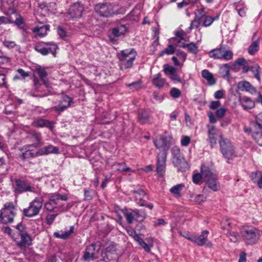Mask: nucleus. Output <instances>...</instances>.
<instances>
[{
    "label": "nucleus",
    "instance_id": "36",
    "mask_svg": "<svg viewBox=\"0 0 262 262\" xmlns=\"http://www.w3.org/2000/svg\"><path fill=\"white\" fill-rule=\"evenodd\" d=\"M228 237H229L231 242L233 243L237 242L240 239V236L238 233L234 229L230 231L229 233H225Z\"/></svg>",
    "mask_w": 262,
    "mask_h": 262
},
{
    "label": "nucleus",
    "instance_id": "15",
    "mask_svg": "<svg viewBox=\"0 0 262 262\" xmlns=\"http://www.w3.org/2000/svg\"><path fill=\"white\" fill-rule=\"evenodd\" d=\"M166 157V152H160L157 156V171L160 177L163 176L165 173Z\"/></svg>",
    "mask_w": 262,
    "mask_h": 262
},
{
    "label": "nucleus",
    "instance_id": "5",
    "mask_svg": "<svg viewBox=\"0 0 262 262\" xmlns=\"http://www.w3.org/2000/svg\"><path fill=\"white\" fill-rule=\"evenodd\" d=\"M172 155V162L174 166L181 171H185L188 168V165L183 155L181 152L180 149L178 146H174L171 150Z\"/></svg>",
    "mask_w": 262,
    "mask_h": 262
},
{
    "label": "nucleus",
    "instance_id": "64",
    "mask_svg": "<svg viewBox=\"0 0 262 262\" xmlns=\"http://www.w3.org/2000/svg\"><path fill=\"white\" fill-rule=\"evenodd\" d=\"M4 45L8 48H13L16 46L14 41L8 40H5L4 41Z\"/></svg>",
    "mask_w": 262,
    "mask_h": 262
},
{
    "label": "nucleus",
    "instance_id": "63",
    "mask_svg": "<svg viewBox=\"0 0 262 262\" xmlns=\"http://www.w3.org/2000/svg\"><path fill=\"white\" fill-rule=\"evenodd\" d=\"M170 79L173 81L181 82L182 80L180 76L178 75L177 71L169 76Z\"/></svg>",
    "mask_w": 262,
    "mask_h": 262
},
{
    "label": "nucleus",
    "instance_id": "32",
    "mask_svg": "<svg viewBox=\"0 0 262 262\" xmlns=\"http://www.w3.org/2000/svg\"><path fill=\"white\" fill-rule=\"evenodd\" d=\"M74 231V227L72 226L70 227V229L67 231H65L64 232H61V233L59 232H54V236L58 238H61L63 239H66L70 237L72 233H73Z\"/></svg>",
    "mask_w": 262,
    "mask_h": 262
},
{
    "label": "nucleus",
    "instance_id": "31",
    "mask_svg": "<svg viewBox=\"0 0 262 262\" xmlns=\"http://www.w3.org/2000/svg\"><path fill=\"white\" fill-rule=\"evenodd\" d=\"M152 84L157 88L160 89L166 84V80L161 77L160 74L155 75L152 80Z\"/></svg>",
    "mask_w": 262,
    "mask_h": 262
},
{
    "label": "nucleus",
    "instance_id": "33",
    "mask_svg": "<svg viewBox=\"0 0 262 262\" xmlns=\"http://www.w3.org/2000/svg\"><path fill=\"white\" fill-rule=\"evenodd\" d=\"M116 166V170L118 172H135V170H133L129 167H127L126 163L124 162L116 163L112 165V167Z\"/></svg>",
    "mask_w": 262,
    "mask_h": 262
},
{
    "label": "nucleus",
    "instance_id": "29",
    "mask_svg": "<svg viewBox=\"0 0 262 262\" xmlns=\"http://www.w3.org/2000/svg\"><path fill=\"white\" fill-rule=\"evenodd\" d=\"M250 177L254 183H256L259 188H262V172H253L250 174Z\"/></svg>",
    "mask_w": 262,
    "mask_h": 262
},
{
    "label": "nucleus",
    "instance_id": "24",
    "mask_svg": "<svg viewBox=\"0 0 262 262\" xmlns=\"http://www.w3.org/2000/svg\"><path fill=\"white\" fill-rule=\"evenodd\" d=\"M239 102L244 110L251 109L255 106V103L250 98L243 96L239 98Z\"/></svg>",
    "mask_w": 262,
    "mask_h": 262
},
{
    "label": "nucleus",
    "instance_id": "59",
    "mask_svg": "<svg viewBox=\"0 0 262 262\" xmlns=\"http://www.w3.org/2000/svg\"><path fill=\"white\" fill-rule=\"evenodd\" d=\"M138 244L141 246L147 252H149L150 251V248L152 246V245H149L147 244L143 241V239H142Z\"/></svg>",
    "mask_w": 262,
    "mask_h": 262
},
{
    "label": "nucleus",
    "instance_id": "9",
    "mask_svg": "<svg viewBox=\"0 0 262 262\" xmlns=\"http://www.w3.org/2000/svg\"><path fill=\"white\" fill-rule=\"evenodd\" d=\"M42 206V198H36L29 204V206L24 209V214L28 217H32L38 214Z\"/></svg>",
    "mask_w": 262,
    "mask_h": 262
},
{
    "label": "nucleus",
    "instance_id": "44",
    "mask_svg": "<svg viewBox=\"0 0 262 262\" xmlns=\"http://www.w3.org/2000/svg\"><path fill=\"white\" fill-rule=\"evenodd\" d=\"M175 51L174 47L172 45H169L167 48H165L161 52L159 55L160 56H162L164 54L167 55H171L174 53Z\"/></svg>",
    "mask_w": 262,
    "mask_h": 262
},
{
    "label": "nucleus",
    "instance_id": "52",
    "mask_svg": "<svg viewBox=\"0 0 262 262\" xmlns=\"http://www.w3.org/2000/svg\"><path fill=\"white\" fill-rule=\"evenodd\" d=\"M176 56L178 58L180 61L182 62V64H183L186 60L187 55L183 51L178 50L176 52Z\"/></svg>",
    "mask_w": 262,
    "mask_h": 262
},
{
    "label": "nucleus",
    "instance_id": "13",
    "mask_svg": "<svg viewBox=\"0 0 262 262\" xmlns=\"http://www.w3.org/2000/svg\"><path fill=\"white\" fill-rule=\"evenodd\" d=\"M154 143L157 149L161 152H166L170 146V140L165 137L160 136L159 138L154 140Z\"/></svg>",
    "mask_w": 262,
    "mask_h": 262
},
{
    "label": "nucleus",
    "instance_id": "45",
    "mask_svg": "<svg viewBox=\"0 0 262 262\" xmlns=\"http://www.w3.org/2000/svg\"><path fill=\"white\" fill-rule=\"evenodd\" d=\"M186 48H187L188 51L193 54H196L198 52V47L194 42H190L185 45Z\"/></svg>",
    "mask_w": 262,
    "mask_h": 262
},
{
    "label": "nucleus",
    "instance_id": "23",
    "mask_svg": "<svg viewBox=\"0 0 262 262\" xmlns=\"http://www.w3.org/2000/svg\"><path fill=\"white\" fill-rule=\"evenodd\" d=\"M208 139L211 147L216 143V139L215 136L217 135V129L213 125H208Z\"/></svg>",
    "mask_w": 262,
    "mask_h": 262
},
{
    "label": "nucleus",
    "instance_id": "22",
    "mask_svg": "<svg viewBox=\"0 0 262 262\" xmlns=\"http://www.w3.org/2000/svg\"><path fill=\"white\" fill-rule=\"evenodd\" d=\"M54 122L48 120L38 118L34 120L33 125L37 127H47L52 129L54 127Z\"/></svg>",
    "mask_w": 262,
    "mask_h": 262
},
{
    "label": "nucleus",
    "instance_id": "54",
    "mask_svg": "<svg viewBox=\"0 0 262 262\" xmlns=\"http://www.w3.org/2000/svg\"><path fill=\"white\" fill-rule=\"evenodd\" d=\"M36 72L42 81L46 79L48 74L45 69L38 68L36 69Z\"/></svg>",
    "mask_w": 262,
    "mask_h": 262
},
{
    "label": "nucleus",
    "instance_id": "37",
    "mask_svg": "<svg viewBox=\"0 0 262 262\" xmlns=\"http://www.w3.org/2000/svg\"><path fill=\"white\" fill-rule=\"evenodd\" d=\"M184 185L182 184H177L170 189V192L176 197H180L181 196V191L182 190Z\"/></svg>",
    "mask_w": 262,
    "mask_h": 262
},
{
    "label": "nucleus",
    "instance_id": "43",
    "mask_svg": "<svg viewBox=\"0 0 262 262\" xmlns=\"http://www.w3.org/2000/svg\"><path fill=\"white\" fill-rule=\"evenodd\" d=\"M255 142L260 146H262V131L254 132L252 135Z\"/></svg>",
    "mask_w": 262,
    "mask_h": 262
},
{
    "label": "nucleus",
    "instance_id": "47",
    "mask_svg": "<svg viewBox=\"0 0 262 262\" xmlns=\"http://www.w3.org/2000/svg\"><path fill=\"white\" fill-rule=\"evenodd\" d=\"M170 96L174 99L179 98L181 95V91L176 88H172L169 92Z\"/></svg>",
    "mask_w": 262,
    "mask_h": 262
},
{
    "label": "nucleus",
    "instance_id": "39",
    "mask_svg": "<svg viewBox=\"0 0 262 262\" xmlns=\"http://www.w3.org/2000/svg\"><path fill=\"white\" fill-rule=\"evenodd\" d=\"M222 229L226 233H229L230 231L234 229L233 227L231 226V223L229 222V220L226 219L222 222Z\"/></svg>",
    "mask_w": 262,
    "mask_h": 262
},
{
    "label": "nucleus",
    "instance_id": "49",
    "mask_svg": "<svg viewBox=\"0 0 262 262\" xmlns=\"http://www.w3.org/2000/svg\"><path fill=\"white\" fill-rule=\"evenodd\" d=\"M116 250V245L111 243L105 248V252L107 255L114 254Z\"/></svg>",
    "mask_w": 262,
    "mask_h": 262
},
{
    "label": "nucleus",
    "instance_id": "7",
    "mask_svg": "<svg viewBox=\"0 0 262 262\" xmlns=\"http://www.w3.org/2000/svg\"><path fill=\"white\" fill-rule=\"evenodd\" d=\"M58 46L53 42H40L35 45L34 49L42 55H47L51 53L54 57L56 56Z\"/></svg>",
    "mask_w": 262,
    "mask_h": 262
},
{
    "label": "nucleus",
    "instance_id": "10",
    "mask_svg": "<svg viewBox=\"0 0 262 262\" xmlns=\"http://www.w3.org/2000/svg\"><path fill=\"white\" fill-rule=\"evenodd\" d=\"M96 12L102 17H110L115 14L114 5L111 3H99L95 6Z\"/></svg>",
    "mask_w": 262,
    "mask_h": 262
},
{
    "label": "nucleus",
    "instance_id": "50",
    "mask_svg": "<svg viewBox=\"0 0 262 262\" xmlns=\"http://www.w3.org/2000/svg\"><path fill=\"white\" fill-rule=\"evenodd\" d=\"M163 71L165 74L169 76L177 71L175 68L172 66H164Z\"/></svg>",
    "mask_w": 262,
    "mask_h": 262
},
{
    "label": "nucleus",
    "instance_id": "12",
    "mask_svg": "<svg viewBox=\"0 0 262 262\" xmlns=\"http://www.w3.org/2000/svg\"><path fill=\"white\" fill-rule=\"evenodd\" d=\"M16 187L15 188V192L17 193H21L25 192H37L34 186L30 185L26 181H22L21 180H16L15 181Z\"/></svg>",
    "mask_w": 262,
    "mask_h": 262
},
{
    "label": "nucleus",
    "instance_id": "16",
    "mask_svg": "<svg viewBox=\"0 0 262 262\" xmlns=\"http://www.w3.org/2000/svg\"><path fill=\"white\" fill-rule=\"evenodd\" d=\"M208 234L209 231L206 230L203 231L200 235L194 233L192 242L199 246H202L205 245L208 241Z\"/></svg>",
    "mask_w": 262,
    "mask_h": 262
},
{
    "label": "nucleus",
    "instance_id": "8",
    "mask_svg": "<svg viewBox=\"0 0 262 262\" xmlns=\"http://www.w3.org/2000/svg\"><path fill=\"white\" fill-rule=\"evenodd\" d=\"M209 56L214 59L230 60L233 58V52L225 47H220L211 50Z\"/></svg>",
    "mask_w": 262,
    "mask_h": 262
},
{
    "label": "nucleus",
    "instance_id": "11",
    "mask_svg": "<svg viewBox=\"0 0 262 262\" xmlns=\"http://www.w3.org/2000/svg\"><path fill=\"white\" fill-rule=\"evenodd\" d=\"M100 249L101 244L100 243H92L86 247L83 256V259L88 261L97 258Z\"/></svg>",
    "mask_w": 262,
    "mask_h": 262
},
{
    "label": "nucleus",
    "instance_id": "62",
    "mask_svg": "<svg viewBox=\"0 0 262 262\" xmlns=\"http://www.w3.org/2000/svg\"><path fill=\"white\" fill-rule=\"evenodd\" d=\"M33 156V154L30 150H27L24 152H23L21 155H20L19 157L23 159H28L30 157Z\"/></svg>",
    "mask_w": 262,
    "mask_h": 262
},
{
    "label": "nucleus",
    "instance_id": "38",
    "mask_svg": "<svg viewBox=\"0 0 262 262\" xmlns=\"http://www.w3.org/2000/svg\"><path fill=\"white\" fill-rule=\"evenodd\" d=\"M260 68L259 66L256 63H254L252 66H250V71L254 75L255 78H256L259 81L260 80Z\"/></svg>",
    "mask_w": 262,
    "mask_h": 262
},
{
    "label": "nucleus",
    "instance_id": "17",
    "mask_svg": "<svg viewBox=\"0 0 262 262\" xmlns=\"http://www.w3.org/2000/svg\"><path fill=\"white\" fill-rule=\"evenodd\" d=\"M84 10L83 5L79 3H75L71 6L69 13L72 17H80Z\"/></svg>",
    "mask_w": 262,
    "mask_h": 262
},
{
    "label": "nucleus",
    "instance_id": "55",
    "mask_svg": "<svg viewBox=\"0 0 262 262\" xmlns=\"http://www.w3.org/2000/svg\"><path fill=\"white\" fill-rule=\"evenodd\" d=\"M17 72L20 75V76L16 75L14 77V79H20L21 77L23 78H24L26 77L29 76V74L28 73L26 72L24 70L22 69H18L17 70Z\"/></svg>",
    "mask_w": 262,
    "mask_h": 262
},
{
    "label": "nucleus",
    "instance_id": "42",
    "mask_svg": "<svg viewBox=\"0 0 262 262\" xmlns=\"http://www.w3.org/2000/svg\"><path fill=\"white\" fill-rule=\"evenodd\" d=\"M135 221L138 222L143 221L146 216V213L144 211L140 212L137 209L135 210Z\"/></svg>",
    "mask_w": 262,
    "mask_h": 262
},
{
    "label": "nucleus",
    "instance_id": "14",
    "mask_svg": "<svg viewBox=\"0 0 262 262\" xmlns=\"http://www.w3.org/2000/svg\"><path fill=\"white\" fill-rule=\"evenodd\" d=\"M127 30V28L125 25H118L112 29V33L109 37L112 41H116L119 37L124 36Z\"/></svg>",
    "mask_w": 262,
    "mask_h": 262
},
{
    "label": "nucleus",
    "instance_id": "61",
    "mask_svg": "<svg viewBox=\"0 0 262 262\" xmlns=\"http://www.w3.org/2000/svg\"><path fill=\"white\" fill-rule=\"evenodd\" d=\"M201 173H196L193 177V182L195 184H198L201 181L202 179H204V177L203 176L202 170L201 171Z\"/></svg>",
    "mask_w": 262,
    "mask_h": 262
},
{
    "label": "nucleus",
    "instance_id": "46",
    "mask_svg": "<svg viewBox=\"0 0 262 262\" xmlns=\"http://www.w3.org/2000/svg\"><path fill=\"white\" fill-rule=\"evenodd\" d=\"M126 85L129 87L132 91H136L141 88L142 83L141 81H137L129 84H126Z\"/></svg>",
    "mask_w": 262,
    "mask_h": 262
},
{
    "label": "nucleus",
    "instance_id": "18",
    "mask_svg": "<svg viewBox=\"0 0 262 262\" xmlns=\"http://www.w3.org/2000/svg\"><path fill=\"white\" fill-rule=\"evenodd\" d=\"M20 240L17 242V246L21 249L25 250L26 247L32 244V239L27 233H19Z\"/></svg>",
    "mask_w": 262,
    "mask_h": 262
},
{
    "label": "nucleus",
    "instance_id": "6",
    "mask_svg": "<svg viewBox=\"0 0 262 262\" xmlns=\"http://www.w3.org/2000/svg\"><path fill=\"white\" fill-rule=\"evenodd\" d=\"M202 173L207 186L214 191L219 190L220 185L215 174L211 171L209 168L205 165L202 166Z\"/></svg>",
    "mask_w": 262,
    "mask_h": 262
},
{
    "label": "nucleus",
    "instance_id": "51",
    "mask_svg": "<svg viewBox=\"0 0 262 262\" xmlns=\"http://www.w3.org/2000/svg\"><path fill=\"white\" fill-rule=\"evenodd\" d=\"M214 20L215 18L210 16H205L203 22V25L205 27H208L213 23Z\"/></svg>",
    "mask_w": 262,
    "mask_h": 262
},
{
    "label": "nucleus",
    "instance_id": "3",
    "mask_svg": "<svg viewBox=\"0 0 262 262\" xmlns=\"http://www.w3.org/2000/svg\"><path fill=\"white\" fill-rule=\"evenodd\" d=\"M16 208L12 202H6L0 210V223L7 224L13 222Z\"/></svg>",
    "mask_w": 262,
    "mask_h": 262
},
{
    "label": "nucleus",
    "instance_id": "25",
    "mask_svg": "<svg viewBox=\"0 0 262 262\" xmlns=\"http://www.w3.org/2000/svg\"><path fill=\"white\" fill-rule=\"evenodd\" d=\"M202 76L206 79L209 85H213L216 83V79L213 74L208 70H203L201 72Z\"/></svg>",
    "mask_w": 262,
    "mask_h": 262
},
{
    "label": "nucleus",
    "instance_id": "48",
    "mask_svg": "<svg viewBox=\"0 0 262 262\" xmlns=\"http://www.w3.org/2000/svg\"><path fill=\"white\" fill-rule=\"evenodd\" d=\"M200 25V18H198V16L195 14V18L191 21L190 27H189V30L193 29L198 28Z\"/></svg>",
    "mask_w": 262,
    "mask_h": 262
},
{
    "label": "nucleus",
    "instance_id": "41",
    "mask_svg": "<svg viewBox=\"0 0 262 262\" xmlns=\"http://www.w3.org/2000/svg\"><path fill=\"white\" fill-rule=\"evenodd\" d=\"M259 42L258 40L253 41L252 44L249 46L248 52L250 55H253L259 49Z\"/></svg>",
    "mask_w": 262,
    "mask_h": 262
},
{
    "label": "nucleus",
    "instance_id": "19",
    "mask_svg": "<svg viewBox=\"0 0 262 262\" xmlns=\"http://www.w3.org/2000/svg\"><path fill=\"white\" fill-rule=\"evenodd\" d=\"M134 198L135 201L140 206H145V202L148 199L146 192L142 189L134 190Z\"/></svg>",
    "mask_w": 262,
    "mask_h": 262
},
{
    "label": "nucleus",
    "instance_id": "20",
    "mask_svg": "<svg viewBox=\"0 0 262 262\" xmlns=\"http://www.w3.org/2000/svg\"><path fill=\"white\" fill-rule=\"evenodd\" d=\"M27 138L32 143L33 146L35 147L39 145L41 140L40 134L34 130L28 132Z\"/></svg>",
    "mask_w": 262,
    "mask_h": 262
},
{
    "label": "nucleus",
    "instance_id": "60",
    "mask_svg": "<svg viewBox=\"0 0 262 262\" xmlns=\"http://www.w3.org/2000/svg\"><path fill=\"white\" fill-rule=\"evenodd\" d=\"M45 206L46 209L50 211H53L55 208H57V206L52 203L50 200L45 204Z\"/></svg>",
    "mask_w": 262,
    "mask_h": 262
},
{
    "label": "nucleus",
    "instance_id": "56",
    "mask_svg": "<svg viewBox=\"0 0 262 262\" xmlns=\"http://www.w3.org/2000/svg\"><path fill=\"white\" fill-rule=\"evenodd\" d=\"M255 127L262 129V113L258 114L256 117V124Z\"/></svg>",
    "mask_w": 262,
    "mask_h": 262
},
{
    "label": "nucleus",
    "instance_id": "1",
    "mask_svg": "<svg viewBox=\"0 0 262 262\" xmlns=\"http://www.w3.org/2000/svg\"><path fill=\"white\" fill-rule=\"evenodd\" d=\"M118 65L121 70H126L133 67L137 53L134 49H125L117 53Z\"/></svg>",
    "mask_w": 262,
    "mask_h": 262
},
{
    "label": "nucleus",
    "instance_id": "2",
    "mask_svg": "<svg viewBox=\"0 0 262 262\" xmlns=\"http://www.w3.org/2000/svg\"><path fill=\"white\" fill-rule=\"evenodd\" d=\"M241 234L246 245L257 244L261 237L260 230L253 226H244L241 230Z\"/></svg>",
    "mask_w": 262,
    "mask_h": 262
},
{
    "label": "nucleus",
    "instance_id": "4",
    "mask_svg": "<svg viewBox=\"0 0 262 262\" xmlns=\"http://www.w3.org/2000/svg\"><path fill=\"white\" fill-rule=\"evenodd\" d=\"M220 140L219 144L221 152L225 158L228 160H232L237 156L234 146L229 140L224 138L223 135H219Z\"/></svg>",
    "mask_w": 262,
    "mask_h": 262
},
{
    "label": "nucleus",
    "instance_id": "35",
    "mask_svg": "<svg viewBox=\"0 0 262 262\" xmlns=\"http://www.w3.org/2000/svg\"><path fill=\"white\" fill-rule=\"evenodd\" d=\"M138 119L142 124L147 123L149 120L148 113L144 110H141L138 113Z\"/></svg>",
    "mask_w": 262,
    "mask_h": 262
},
{
    "label": "nucleus",
    "instance_id": "28",
    "mask_svg": "<svg viewBox=\"0 0 262 262\" xmlns=\"http://www.w3.org/2000/svg\"><path fill=\"white\" fill-rule=\"evenodd\" d=\"M238 88L241 91H246L250 93H254L256 89L248 81H244L238 82Z\"/></svg>",
    "mask_w": 262,
    "mask_h": 262
},
{
    "label": "nucleus",
    "instance_id": "58",
    "mask_svg": "<svg viewBox=\"0 0 262 262\" xmlns=\"http://www.w3.org/2000/svg\"><path fill=\"white\" fill-rule=\"evenodd\" d=\"M190 138L187 136H182L181 140V144L183 146H187L190 142Z\"/></svg>",
    "mask_w": 262,
    "mask_h": 262
},
{
    "label": "nucleus",
    "instance_id": "27",
    "mask_svg": "<svg viewBox=\"0 0 262 262\" xmlns=\"http://www.w3.org/2000/svg\"><path fill=\"white\" fill-rule=\"evenodd\" d=\"M49 200L52 203L54 204L57 207H60V202L61 201L67 200V197L66 195H62L60 194L54 193L49 196Z\"/></svg>",
    "mask_w": 262,
    "mask_h": 262
},
{
    "label": "nucleus",
    "instance_id": "53",
    "mask_svg": "<svg viewBox=\"0 0 262 262\" xmlns=\"http://www.w3.org/2000/svg\"><path fill=\"white\" fill-rule=\"evenodd\" d=\"M34 84L35 90L36 92L41 93L44 91L43 86L39 82L38 79L37 78H35L34 79Z\"/></svg>",
    "mask_w": 262,
    "mask_h": 262
},
{
    "label": "nucleus",
    "instance_id": "30",
    "mask_svg": "<svg viewBox=\"0 0 262 262\" xmlns=\"http://www.w3.org/2000/svg\"><path fill=\"white\" fill-rule=\"evenodd\" d=\"M62 101L66 103L65 105H59L55 107L56 110L62 112L69 107L72 102V99L68 95L62 96Z\"/></svg>",
    "mask_w": 262,
    "mask_h": 262
},
{
    "label": "nucleus",
    "instance_id": "34",
    "mask_svg": "<svg viewBox=\"0 0 262 262\" xmlns=\"http://www.w3.org/2000/svg\"><path fill=\"white\" fill-rule=\"evenodd\" d=\"M135 210L132 209H125L124 212V216L126 219L127 222L130 224L135 221Z\"/></svg>",
    "mask_w": 262,
    "mask_h": 262
},
{
    "label": "nucleus",
    "instance_id": "21",
    "mask_svg": "<svg viewBox=\"0 0 262 262\" xmlns=\"http://www.w3.org/2000/svg\"><path fill=\"white\" fill-rule=\"evenodd\" d=\"M58 147L50 144L40 148L37 151V154L38 155L42 156L47 155L50 154H58Z\"/></svg>",
    "mask_w": 262,
    "mask_h": 262
},
{
    "label": "nucleus",
    "instance_id": "26",
    "mask_svg": "<svg viewBox=\"0 0 262 262\" xmlns=\"http://www.w3.org/2000/svg\"><path fill=\"white\" fill-rule=\"evenodd\" d=\"M50 27L48 25H42L40 27H36L33 29V32L35 35L39 37H42L47 35V31L49 30Z\"/></svg>",
    "mask_w": 262,
    "mask_h": 262
},
{
    "label": "nucleus",
    "instance_id": "40",
    "mask_svg": "<svg viewBox=\"0 0 262 262\" xmlns=\"http://www.w3.org/2000/svg\"><path fill=\"white\" fill-rule=\"evenodd\" d=\"M170 41L172 42L176 47H181L183 48H186V44L185 43V40L184 38L173 37L170 39Z\"/></svg>",
    "mask_w": 262,
    "mask_h": 262
},
{
    "label": "nucleus",
    "instance_id": "57",
    "mask_svg": "<svg viewBox=\"0 0 262 262\" xmlns=\"http://www.w3.org/2000/svg\"><path fill=\"white\" fill-rule=\"evenodd\" d=\"M179 233L182 237L192 242L194 233H191L188 231L184 232H180Z\"/></svg>",
    "mask_w": 262,
    "mask_h": 262
}]
</instances>
